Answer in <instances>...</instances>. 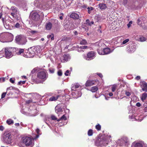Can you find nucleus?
<instances>
[{
  "label": "nucleus",
  "instance_id": "nucleus-1",
  "mask_svg": "<svg viewBox=\"0 0 147 147\" xmlns=\"http://www.w3.org/2000/svg\"><path fill=\"white\" fill-rule=\"evenodd\" d=\"M13 35L10 33L4 32L0 34V41L1 42H7L11 41L13 40Z\"/></svg>",
  "mask_w": 147,
  "mask_h": 147
},
{
  "label": "nucleus",
  "instance_id": "nucleus-2",
  "mask_svg": "<svg viewBox=\"0 0 147 147\" xmlns=\"http://www.w3.org/2000/svg\"><path fill=\"white\" fill-rule=\"evenodd\" d=\"M46 74L44 70H41L39 71L37 75V80L40 79V80H36V82L37 84L42 83L47 79Z\"/></svg>",
  "mask_w": 147,
  "mask_h": 147
},
{
  "label": "nucleus",
  "instance_id": "nucleus-3",
  "mask_svg": "<svg viewBox=\"0 0 147 147\" xmlns=\"http://www.w3.org/2000/svg\"><path fill=\"white\" fill-rule=\"evenodd\" d=\"M2 140L4 143L7 144H11L13 142V139L10 133L6 132L2 136Z\"/></svg>",
  "mask_w": 147,
  "mask_h": 147
},
{
  "label": "nucleus",
  "instance_id": "nucleus-4",
  "mask_svg": "<svg viewBox=\"0 0 147 147\" xmlns=\"http://www.w3.org/2000/svg\"><path fill=\"white\" fill-rule=\"evenodd\" d=\"M33 139L28 136H24L22 138L21 141L26 146H32L34 145Z\"/></svg>",
  "mask_w": 147,
  "mask_h": 147
},
{
  "label": "nucleus",
  "instance_id": "nucleus-5",
  "mask_svg": "<svg viewBox=\"0 0 147 147\" xmlns=\"http://www.w3.org/2000/svg\"><path fill=\"white\" fill-rule=\"evenodd\" d=\"M11 9L12 11L11 13V15L16 19L20 20L21 17L18 10L16 7L13 6L11 7Z\"/></svg>",
  "mask_w": 147,
  "mask_h": 147
},
{
  "label": "nucleus",
  "instance_id": "nucleus-6",
  "mask_svg": "<svg viewBox=\"0 0 147 147\" xmlns=\"http://www.w3.org/2000/svg\"><path fill=\"white\" fill-rule=\"evenodd\" d=\"M15 40L18 44L23 45L26 42V39L25 37L22 35H18L16 37Z\"/></svg>",
  "mask_w": 147,
  "mask_h": 147
},
{
  "label": "nucleus",
  "instance_id": "nucleus-7",
  "mask_svg": "<svg viewBox=\"0 0 147 147\" xmlns=\"http://www.w3.org/2000/svg\"><path fill=\"white\" fill-rule=\"evenodd\" d=\"M5 53V56L7 58H9L13 55V54L10 49V47L5 48L2 49L1 51L0 52V53Z\"/></svg>",
  "mask_w": 147,
  "mask_h": 147
},
{
  "label": "nucleus",
  "instance_id": "nucleus-8",
  "mask_svg": "<svg viewBox=\"0 0 147 147\" xmlns=\"http://www.w3.org/2000/svg\"><path fill=\"white\" fill-rule=\"evenodd\" d=\"M99 82L98 80H88L86 83L85 85L86 86H91L93 85L98 84Z\"/></svg>",
  "mask_w": 147,
  "mask_h": 147
},
{
  "label": "nucleus",
  "instance_id": "nucleus-9",
  "mask_svg": "<svg viewBox=\"0 0 147 147\" xmlns=\"http://www.w3.org/2000/svg\"><path fill=\"white\" fill-rule=\"evenodd\" d=\"M95 53L94 51H90L88 52L86 56L84 57V58L87 60H90L94 59L95 57Z\"/></svg>",
  "mask_w": 147,
  "mask_h": 147
},
{
  "label": "nucleus",
  "instance_id": "nucleus-10",
  "mask_svg": "<svg viewBox=\"0 0 147 147\" xmlns=\"http://www.w3.org/2000/svg\"><path fill=\"white\" fill-rule=\"evenodd\" d=\"M35 55V52H34L32 47L28 49V52L27 53L25 57L27 58L33 57Z\"/></svg>",
  "mask_w": 147,
  "mask_h": 147
},
{
  "label": "nucleus",
  "instance_id": "nucleus-11",
  "mask_svg": "<svg viewBox=\"0 0 147 147\" xmlns=\"http://www.w3.org/2000/svg\"><path fill=\"white\" fill-rule=\"evenodd\" d=\"M136 49V46L132 44L128 45L126 50L129 53H132L135 51Z\"/></svg>",
  "mask_w": 147,
  "mask_h": 147
},
{
  "label": "nucleus",
  "instance_id": "nucleus-12",
  "mask_svg": "<svg viewBox=\"0 0 147 147\" xmlns=\"http://www.w3.org/2000/svg\"><path fill=\"white\" fill-rule=\"evenodd\" d=\"M25 111L26 112L29 114L30 116H34L36 115L37 114L36 110L35 109L31 110V109H28L26 108L25 109Z\"/></svg>",
  "mask_w": 147,
  "mask_h": 147
},
{
  "label": "nucleus",
  "instance_id": "nucleus-13",
  "mask_svg": "<svg viewBox=\"0 0 147 147\" xmlns=\"http://www.w3.org/2000/svg\"><path fill=\"white\" fill-rule=\"evenodd\" d=\"M102 49H103V51H102V52H100V50H98V52L99 55H104L108 54L112 52V51H111L110 49L109 48H102Z\"/></svg>",
  "mask_w": 147,
  "mask_h": 147
},
{
  "label": "nucleus",
  "instance_id": "nucleus-14",
  "mask_svg": "<svg viewBox=\"0 0 147 147\" xmlns=\"http://www.w3.org/2000/svg\"><path fill=\"white\" fill-rule=\"evenodd\" d=\"M31 18L33 20L37 21L40 18L39 15L36 12L33 13L31 15Z\"/></svg>",
  "mask_w": 147,
  "mask_h": 147
},
{
  "label": "nucleus",
  "instance_id": "nucleus-15",
  "mask_svg": "<svg viewBox=\"0 0 147 147\" xmlns=\"http://www.w3.org/2000/svg\"><path fill=\"white\" fill-rule=\"evenodd\" d=\"M144 18L141 17L138 20L137 24L140 26L142 27L144 24Z\"/></svg>",
  "mask_w": 147,
  "mask_h": 147
},
{
  "label": "nucleus",
  "instance_id": "nucleus-16",
  "mask_svg": "<svg viewBox=\"0 0 147 147\" xmlns=\"http://www.w3.org/2000/svg\"><path fill=\"white\" fill-rule=\"evenodd\" d=\"M70 16L71 18L74 19H78L80 18L79 14L75 12L72 13Z\"/></svg>",
  "mask_w": 147,
  "mask_h": 147
},
{
  "label": "nucleus",
  "instance_id": "nucleus-17",
  "mask_svg": "<svg viewBox=\"0 0 147 147\" xmlns=\"http://www.w3.org/2000/svg\"><path fill=\"white\" fill-rule=\"evenodd\" d=\"M2 21L5 27L6 28H8L9 27V24H8L9 21L7 20H6L4 18H2Z\"/></svg>",
  "mask_w": 147,
  "mask_h": 147
},
{
  "label": "nucleus",
  "instance_id": "nucleus-18",
  "mask_svg": "<svg viewBox=\"0 0 147 147\" xmlns=\"http://www.w3.org/2000/svg\"><path fill=\"white\" fill-rule=\"evenodd\" d=\"M121 141L123 143V144H121V145H123L124 144L127 145L128 142V139L127 137H124L121 140Z\"/></svg>",
  "mask_w": 147,
  "mask_h": 147
},
{
  "label": "nucleus",
  "instance_id": "nucleus-19",
  "mask_svg": "<svg viewBox=\"0 0 147 147\" xmlns=\"http://www.w3.org/2000/svg\"><path fill=\"white\" fill-rule=\"evenodd\" d=\"M98 6L99 8L101 10L105 9L107 7V5L105 3H100L98 5Z\"/></svg>",
  "mask_w": 147,
  "mask_h": 147
},
{
  "label": "nucleus",
  "instance_id": "nucleus-20",
  "mask_svg": "<svg viewBox=\"0 0 147 147\" xmlns=\"http://www.w3.org/2000/svg\"><path fill=\"white\" fill-rule=\"evenodd\" d=\"M61 95H56L55 96H52L49 99V101H53L56 100Z\"/></svg>",
  "mask_w": 147,
  "mask_h": 147
},
{
  "label": "nucleus",
  "instance_id": "nucleus-21",
  "mask_svg": "<svg viewBox=\"0 0 147 147\" xmlns=\"http://www.w3.org/2000/svg\"><path fill=\"white\" fill-rule=\"evenodd\" d=\"M52 26V24L50 22L47 23L45 25L46 28L47 30L51 29Z\"/></svg>",
  "mask_w": 147,
  "mask_h": 147
},
{
  "label": "nucleus",
  "instance_id": "nucleus-22",
  "mask_svg": "<svg viewBox=\"0 0 147 147\" xmlns=\"http://www.w3.org/2000/svg\"><path fill=\"white\" fill-rule=\"evenodd\" d=\"M98 45L100 47L98 48L97 51L98 50H100V52H102V51H103V49H102V47L105 46V44L103 43L100 42L98 43Z\"/></svg>",
  "mask_w": 147,
  "mask_h": 147
},
{
  "label": "nucleus",
  "instance_id": "nucleus-23",
  "mask_svg": "<svg viewBox=\"0 0 147 147\" xmlns=\"http://www.w3.org/2000/svg\"><path fill=\"white\" fill-rule=\"evenodd\" d=\"M34 52H35V55H38L40 52V50L38 47H32Z\"/></svg>",
  "mask_w": 147,
  "mask_h": 147
},
{
  "label": "nucleus",
  "instance_id": "nucleus-24",
  "mask_svg": "<svg viewBox=\"0 0 147 147\" xmlns=\"http://www.w3.org/2000/svg\"><path fill=\"white\" fill-rule=\"evenodd\" d=\"M63 60L67 61L70 59V57L69 54L64 55L63 56Z\"/></svg>",
  "mask_w": 147,
  "mask_h": 147
},
{
  "label": "nucleus",
  "instance_id": "nucleus-25",
  "mask_svg": "<svg viewBox=\"0 0 147 147\" xmlns=\"http://www.w3.org/2000/svg\"><path fill=\"white\" fill-rule=\"evenodd\" d=\"M98 89V87L96 86L91 87L90 90L92 92H94L97 91Z\"/></svg>",
  "mask_w": 147,
  "mask_h": 147
},
{
  "label": "nucleus",
  "instance_id": "nucleus-26",
  "mask_svg": "<svg viewBox=\"0 0 147 147\" xmlns=\"http://www.w3.org/2000/svg\"><path fill=\"white\" fill-rule=\"evenodd\" d=\"M143 87L142 90L145 92H147V84L145 82H143L142 84Z\"/></svg>",
  "mask_w": 147,
  "mask_h": 147
},
{
  "label": "nucleus",
  "instance_id": "nucleus-27",
  "mask_svg": "<svg viewBox=\"0 0 147 147\" xmlns=\"http://www.w3.org/2000/svg\"><path fill=\"white\" fill-rule=\"evenodd\" d=\"M136 37H137L136 36L135 37V39L136 40H138L139 41H140L141 42H144V41H145L146 40V38H145V37H144V36H143L140 37V38H139V39H136Z\"/></svg>",
  "mask_w": 147,
  "mask_h": 147
},
{
  "label": "nucleus",
  "instance_id": "nucleus-28",
  "mask_svg": "<svg viewBox=\"0 0 147 147\" xmlns=\"http://www.w3.org/2000/svg\"><path fill=\"white\" fill-rule=\"evenodd\" d=\"M12 53H15V54H17L18 48H12L10 47Z\"/></svg>",
  "mask_w": 147,
  "mask_h": 147
},
{
  "label": "nucleus",
  "instance_id": "nucleus-29",
  "mask_svg": "<svg viewBox=\"0 0 147 147\" xmlns=\"http://www.w3.org/2000/svg\"><path fill=\"white\" fill-rule=\"evenodd\" d=\"M133 146H134V147H142L143 146L142 144L140 143H133Z\"/></svg>",
  "mask_w": 147,
  "mask_h": 147
},
{
  "label": "nucleus",
  "instance_id": "nucleus-30",
  "mask_svg": "<svg viewBox=\"0 0 147 147\" xmlns=\"http://www.w3.org/2000/svg\"><path fill=\"white\" fill-rule=\"evenodd\" d=\"M6 123L9 125H11L13 124L14 121L12 119H9L7 120Z\"/></svg>",
  "mask_w": 147,
  "mask_h": 147
},
{
  "label": "nucleus",
  "instance_id": "nucleus-31",
  "mask_svg": "<svg viewBox=\"0 0 147 147\" xmlns=\"http://www.w3.org/2000/svg\"><path fill=\"white\" fill-rule=\"evenodd\" d=\"M55 112L57 113H58L62 111V109L61 108H59L58 107H56L55 108Z\"/></svg>",
  "mask_w": 147,
  "mask_h": 147
},
{
  "label": "nucleus",
  "instance_id": "nucleus-32",
  "mask_svg": "<svg viewBox=\"0 0 147 147\" xmlns=\"http://www.w3.org/2000/svg\"><path fill=\"white\" fill-rule=\"evenodd\" d=\"M36 131L37 133V135H36V137L34 138V139L35 140L37 138L39 137V132H40V130L38 129H36Z\"/></svg>",
  "mask_w": 147,
  "mask_h": 147
},
{
  "label": "nucleus",
  "instance_id": "nucleus-33",
  "mask_svg": "<svg viewBox=\"0 0 147 147\" xmlns=\"http://www.w3.org/2000/svg\"><path fill=\"white\" fill-rule=\"evenodd\" d=\"M87 9H88V12L89 14H90L94 9L93 7H88Z\"/></svg>",
  "mask_w": 147,
  "mask_h": 147
},
{
  "label": "nucleus",
  "instance_id": "nucleus-34",
  "mask_svg": "<svg viewBox=\"0 0 147 147\" xmlns=\"http://www.w3.org/2000/svg\"><path fill=\"white\" fill-rule=\"evenodd\" d=\"M147 96V94L146 93H144L142 94V100L143 101L145 100Z\"/></svg>",
  "mask_w": 147,
  "mask_h": 147
},
{
  "label": "nucleus",
  "instance_id": "nucleus-35",
  "mask_svg": "<svg viewBox=\"0 0 147 147\" xmlns=\"http://www.w3.org/2000/svg\"><path fill=\"white\" fill-rule=\"evenodd\" d=\"M67 119L66 117L65 116V115H63L62 117H61L60 119L57 120L58 121H59L61 120H65Z\"/></svg>",
  "mask_w": 147,
  "mask_h": 147
},
{
  "label": "nucleus",
  "instance_id": "nucleus-36",
  "mask_svg": "<svg viewBox=\"0 0 147 147\" xmlns=\"http://www.w3.org/2000/svg\"><path fill=\"white\" fill-rule=\"evenodd\" d=\"M24 50L23 49H20L18 48L17 55H19L21 54L24 52Z\"/></svg>",
  "mask_w": 147,
  "mask_h": 147
},
{
  "label": "nucleus",
  "instance_id": "nucleus-37",
  "mask_svg": "<svg viewBox=\"0 0 147 147\" xmlns=\"http://www.w3.org/2000/svg\"><path fill=\"white\" fill-rule=\"evenodd\" d=\"M117 86L116 85L114 84L111 87L112 91L113 92L115 91Z\"/></svg>",
  "mask_w": 147,
  "mask_h": 147
},
{
  "label": "nucleus",
  "instance_id": "nucleus-38",
  "mask_svg": "<svg viewBox=\"0 0 147 147\" xmlns=\"http://www.w3.org/2000/svg\"><path fill=\"white\" fill-rule=\"evenodd\" d=\"M87 43V42L85 40L83 39L80 41V44L81 45H85Z\"/></svg>",
  "mask_w": 147,
  "mask_h": 147
},
{
  "label": "nucleus",
  "instance_id": "nucleus-39",
  "mask_svg": "<svg viewBox=\"0 0 147 147\" xmlns=\"http://www.w3.org/2000/svg\"><path fill=\"white\" fill-rule=\"evenodd\" d=\"M101 139L100 140H98L99 142V143L100 145H105V144L106 142V141L104 140H102L100 141Z\"/></svg>",
  "mask_w": 147,
  "mask_h": 147
},
{
  "label": "nucleus",
  "instance_id": "nucleus-40",
  "mask_svg": "<svg viewBox=\"0 0 147 147\" xmlns=\"http://www.w3.org/2000/svg\"><path fill=\"white\" fill-rule=\"evenodd\" d=\"M143 106L144 107V110L145 112H147V103H144L143 104Z\"/></svg>",
  "mask_w": 147,
  "mask_h": 147
},
{
  "label": "nucleus",
  "instance_id": "nucleus-41",
  "mask_svg": "<svg viewBox=\"0 0 147 147\" xmlns=\"http://www.w3.org/2000/svg\"><path fill=\"white\" fill-rule=\"evenodd\" d=\"M28 33L30 34H34L35 33H36V31H32L31 30H30L28 31Z\"/></svg>",
  "mask_w": 147,
  "mask_h": 147
},
{
  "label": "nucleus",
  "instance_id": "nucleus-42",
  "mask_svg": "<svg viewBox=\"0 0 147 147\" xmlns=\"http://www.w3.org/2000/svg\"><path fill=\"white\" fill-rule=\"evenodd\" d=\"M74 87L75 88H77L81 87V86L79 84L77 83L75 84Z\"/></svg>",
  "mask_w": 147,
  "mask_h": 147
},
{
  "label": "nucleus",
  "instance_id": "nucleus-43",
  "mask_svg": "<svg viewBox=\"0 0 147 147\" xmlns=\"http://www.w3.org/2000/svg\"><path fill=\"white\" fill-rule=\"evenodd\" d=\"M92 129H90L88 131V135L89 136H91L92 135Z\"/></svg>",
  "mask_w": 147,
  "mask_h": 147
},
{
  "label": "nucleus",
  "instance_id": "nucleus-44",
  "mask_svg": "<svg viewBox=\"0 0 147 147\" xmlns=\"http://www.w3.org/2000/svg\"><path fill=\"white\" fill-rule=\"evenodd\" d=\"M25 82H26L25 81H20L18 82V85H21L23 84H24L25 83Z\"/></svg>",
  "mask_w": 147,
  "mask_h": 147
},
{
  "label": "nucleus",
  "instance_id": "nucleus-45",
  "mask_svg": "<svg viewBox=\"0 0 147 147\" xmlns=\"http://www.w3.org/2000/svg\"><path fill=\"white\" fill-rule=\"evenodd\" d=\"M96 128L97 130H99L101 129V126L99 124L97 125L96 126Z\"/></svg>",
  "mask_w": 147,
  "mask_h": 147
},
{
  "label": "nucleus",
  "instance_id": "nucleus-46",
  "mask_svg": "<svg viewBox=\"0 0 147 147\" xmlns=\"http://www.w3.org/2000/svg\"><path fill=\"white\" fill-rule=\"evenodd\" d=\"M49 71L51 73H53L54 72L55 69L52 68H50L49 69Z\"/></svg>",
  "mask_w": 147,
  "mask_h": 147
},
{
  "label": "nucleus",
  "instance_id": "nucleus-47",
  "mask_svg": "<svg viewBox=\"0 0 147 147\" xmlns=\"http://www.w3.org/2000/svg\"><path fill=\"white\" fill-rule=\"evenodd\" d=\"M62 72L61 70H59L57 72V74L59 76H61L62 75Z\"/></svg>",
  "mask_w": 147,
  "mask_h": 147
},
{
  "label": "nucleus",
  "instance_id": "nucleus-48",
  "mask_svg": "<svg viewBox=\"0 0 147 147\" xmlns=\"http://www.w3.org/2000/svg\"><path fill=\"white\" fill-rule=\"evenodd\" d=\"M129 39H127L124 40L123 42V44H125L129 42Z\"/></svg>",
  "mask_w": 147,
  "mask_h": 147
},
{
  "label": "nucleus",
  "instance_id": "nucleus-49",
  "mask_svg": "<svg viewBox=\"0 0 147 147\" xmlns=\"http://www.w3.org/2000/svg\"><path fill=\"white\" fill-rule=\"evenodd\" d=\"M88 48V47L87 46H81L80 47H79V48H80L82 50L83 49H87Z\"/></svg>",
  "mask_w": 147,
  "mask_h": 147
},
{
  "label": "nucleus",
  "instance_id": "nucleus-50",
  "mask_svg": "<svg viewBox=\"0 0 147 147\" xmlns=\"http://www.w3.org/2000/svg\"><path fill=\"white\" fill-rule=\"evenodd\" d=\"M5 78H0V82H4L5 79Z\"/></svg>",
  "mask_w": 147,
  "mask_h": 147
},
{
  "label": "nucleus",
  "instance_id": "nucleus-51",
  "mask_svg": "<svg viewBox=\"0 0 147 147\" xmlns=\"http://www.w3.org/2000/svg\"><path fill=\"white\" fill-rule=\"evenodd\" d=\"M127 2V0H123V4L124 5H125Z\"/></svg>",
  "mask_w": 147,
  "mask_h": 147
},
{
  "label": "nucleus",
  "instance_id": "nucleus-52",
  "mask_svg": "<svg viewBox=\"0 0 147 147\" xmlns=\"http://www.w3.org/2000/svg\"><path fill=\"white\" fill-rule=\"evenodd\" d=\"M116 39H113L112 40V42L113 43L117 44V41H116Z\"/></svg>",
  "mask_w": 147,
  "mask_h": 147
},
{
  "label": "nucleus",
  "instance_id": "nucleus-53",
  "mask_svg": "<svg viewBox=\"0 0 147 147\" xmlns=\"http://www.w3.org/2000/svg\"><path fill=\"white\" fill-rule=\"evenodd\" d=\"M125 94L126 95L128 96H129L131 95V93L128 92L126 91Z\"/></svg>",
  "mask_w": 147,
  "mask_h": 147
},
{
  "label": "nucleus",
  "instance_id": "nucleus-54",
  "mask_svg": "<svg viewBox=\"0 0 147 147\" xmlns=\"http://www.w3.org/2000/svg\"><path fill=\"white\" fill-rule=\"evenodd\" d=\"M69 73V70H67L66 71L65 73V75L66 76H68V74Z\"/></svg>",
  "mask_w": 147,
  "mask_h": 147
},
{
  "label": "nucleus",
  "instance_id": "nucleus-55",
  "mask_svg": "<svg viewBox=\"0 0 147 147\" xmlns=\"http://www.w3.org/2000/svg\"><path fill=\"white\" fill-rule=\"evenodd\" d=\"M51 118L53 120H55L57 119L56 117L54 115H52L51 116Z\"/></svg>",
  "mask_w": 147,
  "mask_h": 147
},
{
  "label": "nucleus",
  "instance_id": "nucleus-56",
  "mask_svg": "<svg viewBox=\"0 0 147 147\" xmlns=\"http://www.w3.org/2000/svg\"><path fill=\"white\" fill-rule=\"evenodd\" d=\"M132 23V21H130L129 24H127V26L128 28H129L131 24Z\"/></svg>",
  "mask_w": 147,
  "mask_h": 147
},
{
  "label": "nucleus",
  "instance_id": "nucleus-57",
  "mask_svg": "<svg viewBox=\"0 0 147 147\" xmlns=\"http://www.w3.org/2000/svg\"><path fill=\"white\" fill-rule=\"evenodd\" d=\"M6 94V92H4V93H3L2 94V95H1V98H4L5 97V96Z\"/></svg>",
  "mask_w": 147,
  "mask_h": 147
},
{
  "label": "nucleus",
  "instance_id": "nucleus-58",
  "mask_svg": "<svg viewBox=\"0 0 147 147\" xmlns=\"http://www.w3.org/2000/svg\"><path fill=\"white\" fill-rule=\"evenodd\" d=\"M9 80L10 82L12 83H14V80H13L12 78H10Z\"/></svg>",
  "mask_w": 147,
  "mask_h": 147
},
{
  "label": "nucleus",
  "instance_id": "nucleus-59",
  "mask_svg": "<svg viewBox=\"0 0 147 147\" xmlns=\"http://www.w3.org/2000/svg\"><path fill=\"white\" fill-rule=\"evenodd\" d=\"M97 74L101 78L103 76L100 73H97Z\"/></svg>",
  "mask_w": 147,
  "mask_h": 147
},
{
  "label": "nucleus",
  "instance_id": "nucleus-60",
  "mask_svg": "<svg viewBox=\"0 0 147 147\" xmlns=\"http://www.w3.org/2000/svg\"><path fill=\"white\" fill-rule=\"evenodd\" d=\"M4 128L3 126H0V131H3Z\"/></svg>",
  "mask_w": 147,
  "mask_h": 147
},
{
  "label": "nucleus",
  "instance_id": "nucleus-61",
  "mask_svg": "<svg viewBox=\"0 0 147 147\" xmlns=\"http://www.w3.org/2000/svg\"><path fill=\"white\" fill-rule=\"evenodd\" d=\"M20 26V24L18 23H17L15 27L16 28H19Z\"/></svg>",
  "mask_w": 147,
  "mask_h": 147
},
{
  "label": "nucleus",
  "instance_id": "nucleus-62",
  "mask_svg": "<svg viewBox=\"0 0 147 147\" xmlns=\"http://www.w3.org/2000/svg\"><path fill=\"white\" fill-rule=\"evenodd\" d=\"M136 106L138 107H140L141 106V104L139 102H137L136 104Z\"/></svg>",
  "mask_w": 147,
  "mask_h": 147
},
{
  "label": "nucleus",
  "instance_id": "nucleus-63",
  "mask_svg": "<svg viewBox=\"0 0 147 147\" xmlns=\"http://www.w3.org/2000/svg\"><path fill=\"white\" fill-rule=\"evenodd\" d=\"M86 24H87L88 25H89V24L90 23V21L88 20H86Z\"/></svg>",
  "mask_w": 147,
  "mask_h": 147
},
{
  "label": "nucleus",
  "instance_id": "nucleus-64",
  "mask_svg": "<svg viewBox=\"0 0 147 147\" xmlns=\"http://www.w3.org/2000/svg\"><path fill=\"white\" fill-rule=\"evenodd\" d=\"M73 33L75 35H77L78 34V32L76 31H75V30L74 31Z\"/></svg>",
  "mask_w": 147,
  "mask_h": 147
}]
</instances>
